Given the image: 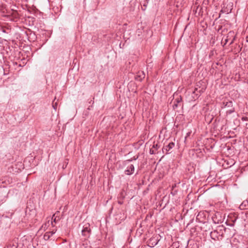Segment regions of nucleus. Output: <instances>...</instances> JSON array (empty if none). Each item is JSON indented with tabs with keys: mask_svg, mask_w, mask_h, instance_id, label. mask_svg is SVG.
<instances>
[{
	"mask_svg": "<svg viewBox=\"0 0 248 248\" xmlns=\"http://www.w3.org/2000/svg\"><path fill=\"white\" fill-rule=\"evenodd\" d=\"M4 248H17L16 244L13 243H10L7 245Z\"/></svg>",
	"mask_w": 248,
	"mask_h": 248,
	"instance_id": "obj_12",
	"label": "nucleus"
},
{
	"mask_svg": "<svg viewBox=\"0 0 248 248\" xmlns=\"http://www.w3.org/2000/svg\"><path fill=\"white\" fill-rule=\"evenodd\" d=\"M158 242V238H156L155 237H152L149 241L148 245L151 247H154L157 244Z\"/></svg>",
	"mask_w": 248,
	"mask_h": 248,
	"instance_id": "obj_4",
	"label": "nucleus"
},
{
	"mask_svg": "<svg viewBox=\"0 0 248 248\" xmlns=\"http://www.w3.org/2000/svg\"><path fill=\"white\" fill-rule=\"evenodd\" d=\"M222 108H227L228 109L226 111V114H230L234 112L235 109L233 107V103L232 101L224 100L222 102L221 106Z\"/></svg>",
	"mask_w": 248,
	"mask_h": 248,
	"instance_id": "obj_1",
	"label": "nucleus"
},
{
	"mask_svg": "<svg viewBox=\"0 0 248 248\" xmlns=\"http://www.w3.org/2000/svg\"><path fill=\"white\" fill-rule=\"evenodd\" d=\"M174 143L173 142H170L168 145L163 147L162 148L163 152L168 154V152L174 147Z\"/></svg>",
	"mask_w": 248,
	"mask_h": 248,
	"instance_id": "obj_3",
	"label": "nucleus"
},
{
	"mask_svg": "<svg viewBox=\"0 0 248 248\" xmlns=\"http://www.w3.org/2000/svg\"><path fill=\"white\" fill-rule=\"evenodd\" d=\"M153 147H154V148H155H155H157V144H156L155 145H154Z\"/></svg>",
	"mask_w": 248,
	"mask_h": 248,
	"instance_id": "obj_20",
	"label": "nucleus"
},
{
	"mask_svg": "<svg viewBox=\"0 0 248 248\" xmlns=\"http://www.w3.org/2000/svg\"><path fill=\"white\" fill-rule=\"evenodd\" d=\"M134 171V167L133 165L128 166L127 169L125 170V172L127 175H130L133 173Z\"/></svg>",
	"mask_w": 248,
	"mask_h": 248,
	"instance_id": "obj_7",
	"label": "nucleus"
},
{
	"mask_svg": "<svg viewBox=\"0 0 248 248\" xmlns=\"http://www.w3.org/2000/svg\"><path fill=\"white\" fill-rule=\"evenodd\" d=\"M60 212L59 211H57L56 213H55L52 217V220L53 222L56 223L58 221L60 220V218L57 215Z\"/></svg>",
	"mask_w": 248,
	"mask_h": 248,
	"instance_id": "obj_9",
	"label": "nucleus"
},
{
	"mask_svg": "<svg viewBox=\"0 0 248 248\" xmlns=\"http://www.w3.org/2000/svg\"><path fill=\"white\" fill-rule=\"evenodd\" d=\"M56 232V229H54L52 231L49 232H50L51 235H52Z\"/></svg>",
	"mask_w": 248,
	"mask_h": 248,
	"instance_id": "obj_15",
	"label": "nucleus"
},
{
	"mask_svg": "<svg viewBox=\"0 0 248 248\" xmlns=\"http://www.w3.org/2000/svg\"><path fill=\"white\" fill-rule=\"evenodd\" d=\"M81 232L82 235L85 237V239L90 237L91 233V230L89 223H86L83 226Z\"/></svg>",
	"mask_w": 248,
	"mask_h": 248,
	"instance_id": "obj_2",
	"label": "nucleus"
},
{
	"mask_svg": "<svg viewBox=\"0 0 248 248\" xmlns=\"http://www.w3.org/2000/svg\"><path fill=\"white\" fill-rule=\"evenodd\" d=\"M53 107L54 108L56 109L57 108V104L55 103V105H53Z\"/></svg>",
	"mask_w": 248,
	"mask_h": 248,
	"instance_id": "obj_17",
	"label": "nucleus"
},
{
	"mask_svg": "<svg viewBox=\"0 0 248 248\" xmlns=\"http://www.w3.org/2000/svg\"><path fill=\"white\" fill-rule=\"evenodd\" d=\"M246 41L247 42H248V35L246 37Z\"/></svg>",
	"mask_w": 248,
	"mask_h": 248,
	"instance_id": "obj_19",
	"label": "nucleus"
},
{
	"mask_svg": "<svg viewBox=\"0 0 248 248\" xmlns=\"http://www.w3.org/2000/svg\"><path fill=\"white\" fill-rule=\"evenodd\" d=\"M51 224H52V225L53 226V222H52V221L51 222Z\"/></svg>",
	"mask_w": 248,
	"mask_h": 248,
	"instance_id": "obj_21",
	"label": "nucleus"
},
{
	"mask_svg": "<svg viewBox=\"0 0 248 248\" xmlns=\"http://www.w3.org/2000/svg\"><path fill=\"white\" fill-rule=\"evenodd\" d=\"M51 236L50 232H46L44 235V239L45 240H48Z\"/></svg>",
	"mask_w": 248,
	"mask_h": 248,
	"instance_id": "obj_11",
	"label": "nucleus"
},
{
	"mask_svg": "<svg viewBox=\"0 0 248 248\" xmlns=\"http://www.w3.org/2000/svg\"><path fill=\"white\" fill-rule=\"evenodd\" d=\"M182 98L181 96L175 99L174 104L173 105V108H177L181 105Z\"/></svg>",
	"mask_w": 248,
	"mask_h": 248,
	"instance_id": "obj_6",
	"label": "nucleus"
},
{
	"mask_svg": "<svg viewBox=\"0 0 248 248\" xmlns=\"http://www.w3.org/2000/svg\"><path fill=\"white\" fill-rule=\"evenodd\" d=\"M203 90L204 89L203 88L201 89L200 87H196L193 92V93L195 94L197 96H200L203 92Z\"/></svg>",
	"mask_w": 248,
	"mask_h": 248,
	"instance_id": "obj_8",
	"label": "nucleus"
},
{
	"mask_svg": "<svg viewBox=\"0 0 248 248\" xmlns=\"http://www.w3.org/2000/svg\"><path fill=\"white\" fill-rule=\"evenodd\" d=\"M241 120H242V121H248V117H244V116H243V117H242L241 118Z\"/></svg>",
	"mask_w": 248,
	"mask_h": 248,
	"instance_id": "obj_14",
	"label": "nucleus"
},
{
	"mask_svg": "<svg viewBox=\"0 0 248 248\" xmlns=\"http://www.w3.org/2000/svg\"><path fill=\"white\" fill-rule=\"evenodd\" d=\"M231 33V32H230L228 34V35L227 36L226 38L225 39V43H224V44L223 46H224L225 45H226L227 42L229 41V39H228V37L229 36V35Z\"/></svg>",
	"mask_w": 248,
	"mask_h": 248,
	"instance_id": "obj_13",
	"label": "nucleus"
},
{
	"mask_svg": "<svg viewBox=\"0 0 248 248\" xmlns=\"http://www.w3.org/2000/svg\"><path fill=\"white\" fill-rule=\"evenodd\" d=\"M234 39H233L231 41V42L230 43V45H231V44H232L233 43V41H234Z\"/></svg>",
	"mask_w": 248,
	"mask_h": 248,
	"instance_id": "obj_18",
	"label": "nucleus"
},
{
	"mask_svg": "<svg viewBox=\"0 0 248 248\" xmlns=\"http://www.w3.org/2000/svg\"><path fill=\"white\" fill-rule=\"evenodd\" d=\"M150 153L151 154H155V153L154 152V150H153L152 149H150Z\"/></svg>",
	"mask_w": 248,
	"mask_h": 248,
	"instance_id": "obj_16",
	"label": "nucleus"
},
{
	"mask_svg": "<svg viewBox=\"0 0 248 248\" xmlns=\"http://www.w3.org/2000/svg\"><path fill=\"white\" fill-rule=\"evenodd\" d=\"M248 205V201L247 200H245L240 205V208L242 210H244L246 209V207Z\"/></svg>",
	"mask_w": 248,
	"mask_h": 248,
	"instance_id": "obj_10",
	"label": "nucleus"
},
{
	"mask_svg": "<svg viewBox=\"0 0 248 248\" xmlns=\"http://www.w3.org/2000/svg\"><path fill=\"white\" fill-rule=\"evenodd\" d=\"M145 76V73L143 71H139L137 73V74L135 77V79L137 80L141 81Z\"/></svg>",
	"mask_w": 248,
	"mask_h": 248,
	"instance_id": "obj_5",
	"label": "nucleus"
}]
</instances>
